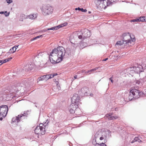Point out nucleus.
<instances>
[{"instance_id": "obj_27", "label": "nucleus", "mask_w": 146, "mask_h": 146, "mask_svg": "<svg viewBox=\"0 0 146 146\" xmlns=\"http://www.w3.org/2000/svg\"><path fill=\"white\" fill-rule=\"evenodd\" d=\"M139 21H146L145 19V17H140L139 19H138Z\"/></svg>"}, {"instance_id": "obj_7", "label": "nucleus", "mask_w": 146, "mask_h": 146, "mask_svg": "<svg viewBox=\"0 0 146 146\" xmlns=\"http://www.w3.org/2000/svg\"><path fill=\"white\" fill-rule=\"evenodd\" d=\"M77 34L78 36V37L80 39H85L90 35V31L86 29H82L81 31L79 32Z\"/></svg>"}, {"instance_id": "obj_4", "label": "nucleus", "mask_w": 146, "mask_h": 146, "mask_svg": "<svg viewBox=\"0 0 146 146\" xmlns=\"http://www.w3.org/2000/svg\"><path fill=\"white\" fill-rule=\"evenodd\" d=\"M47 124L45 123L44 124L40 123L39 126H37L35 128L34 132L36 134L44 135L45 133V131L47 128Z\"/></svg>"}, {"instance_id": "obj_30", "label": "nucleus", "mask_w": 146, "mask_h": 146, "mask_svg": "<svg viewBox=\"0 0 146 146\" xmlns=\"http://www.w3.org/2000/svg\"><path fill=\"white\" fill-rule=\"evenodd\" d=\"M12 59V58H8L5 59L4 60H3V61L4 62V63H5L9 61L10 60H11Z\"/></svg>"}, {"instance_id": "obj_45", "label": "nucleus", "mask_w": 146, "mask_h": 146, "mask_svg": "<svg viewBox=\"0 0 146 146\" xmlns=\"http://www.w3.org/2000/svg\"><path fill=\"white\" fill-rule=\"evenodd\" d=\"M90 96H93V94H90Z\"/></svg>"}, {"instance_id": "obj_8", "label": "nucleus", "mask_w": 146, "mask_h": 146, "mask_svg": "<svg viewBox=\"0 0 146 146\" xmlns=\"http://www.w3.org/2000/svg\"><path fill=\"white\" fill-rule=\"evenodd\" d=\"M107 137V134L105 132H102L101 131H98L96 132L94 135L95 138V142H96V139L98 138H99L100 140L104 139H106Z\"/></svg>"}, {"instance_id": "obj_12", "label": "nucleus", "mask_w": 146, "mask_h": 146, "mask_svg": "<svg viewBox=\"0 0 146 146\" xmlns=\"http://www.w3.org/2000/svg\"><path fill=\"white\" fill-rule=\"evenodd\" d=\"M134 67H135L134 72L139 73L143 71L142 70L143 69V68L141 65H137V66H135Z\"/></svg>"}, {"instance_id": "obj_14", "label": "nucleus", "mask_w": 146, "mask_h": 146, "mask_svg": "<svg viewBox=\"0 0 146 146\" xmlns=\"http://www.w3.org/2000/svg\"><path fill=\"white\" fill-rule=\"evenodd\" d=\"M88 91V88L86 87H84L82 88L81 89L80 91L82 93V95H84V96H87L88 95L87 93Z\"/></svg>"}, {"instance_id": "obj_21", "label": "nucleus", "mask_w": 146, "mask_h": 146, "mask_svg": "<svg viewBox=\"0 0 146 146\" xmlns=\"http://www.w3.org/2000/svg\"><path fill=\"white\" fill-rule=\"evenodd\" d=\"M28 18L31 19H34L37 17L36 14L30 15L28 16Z\"/></svg>"}, {"instance_id": "obj_26", "label": "nucleus", "mask_w": 146, "mask_h": 146, "mask_svg": "<svg viewBox=\"0 0 146 146\" xmlns=\"http://www.w3.org/2000/svg\"><path fill=\"white\" fill-rule=\"evenodd\" d=\"M55 28H56V27L54 28V27L50 28H46L45 29H44V31L45 32L46 31H48L50 30H52L53 31L55 30Z\"/></svg>"}, {"instance_id": "obj_3", "label": "nucleus", "mask_w": 146, "mask_h": 146, "mask_svg": "<svg viewBox=\"0 0 146 146\" xmlns=\"http://www.w3.org/2000/svg\"><path fill=\"white\" fill-rule=\"evenodd\" d=\"M130 94L129 96V100L131 101L133 99H137L143 95L142 92L139 90L133 89L129 92Z\"/></svg>"}, {"instance_id": "obj_18", "label": "nucleus", "mask_w": 146, "mask_h": 146, "mask_svg": "<svg viewBox=\"0 0 146 146\" xmlns=\"http://www.w3.org/2000/svg\"><path fill=\"white\" fill-rule=\"evenodd\" d=\"M134 68L135 67L134 66H133L127 68V71H128V72H130L131 73H133L134 72Z\"/></svg>"}, {"instance_id": "obj_11", "label": "nucleus", "mask_w": 146, "mask_h": 146, "mask_svg": "<svg viewBox=\"0 0 146 146\" xmlns=\"http://www.w3.org/2000/svg\"><path fill=\"white\" fill-rule=\"evenodd\" d=\"M80 100L79 99V97L78 95L76 94H74V95L72 98L71 102L73 104H77L78 105H79V103H80Z\"/></svg>"}, {"instance_id": "obj_32", "label": "nucleus", "mask_w": 146, "mask_h": 146, "mask_svg": "<svg viewBox=\"0 0 146 146\" xmlns=\"http://www.w3.org/2000/svg\"><path fill=\"white\" fill-rule=\"evenodd\" d=\"M139 19H134L133 20H132L131 21V22H137L139 21Z\"/></svg>"}, {"instance_id": "obj_15", "label": "nucleus", "mask_w": 146, "mask_h": 146, "mask_svg": "<svg viewBox=\"0 0 146 146\" xmlns=\"http://www.w3.org/2000/svg\"><path fill=\"white\" fill-rule=\"evenodd\" d=\"M21 116H19V115H18L17 116L13 117L12 119L11 123H12L13 122H17V123L19 122L21 119Z\"/></svg>"}, {"instance_id": "obj_36", "label": "nucleus", "mask_w": 146, "mask_h": 146, "mask_svg": "<svg viewBox=\"0 0 146 146\" xmlns=\"http://www.w3.org/2000/svg\"><path fill=\"white\" fill-rule=\"evenodd\" d=\"M7 13V11H5L4 13L6 16H8L9 15V13H8L7 14H6V13Z\"/></svg>"}, {"instance_id": "obj_39", "label": "nucleus", "mask_w": 146, "mask_h": 146, "mask_svg": "<svg viewBox=\"0 0 146 146\" xmlns=\"http://www.w3.org/2000/svg\"><path fill=\"white\" fill-rule=\"evenodd\" d=\"M86 72V71H85V70H82L81 71V72L82 73H85Z\"/></svg>"}, {"instance_id": "obj_25", "label": "nucleus", "mask_w": 146, "mask_h": 146, "mask_svg": "<svg viewBox=\"0 0 146 146\" xmlns=\"http://www.w3.org/2000/svg\"><path fill=\"white\" fill-rule=\"evenodd\" d=\"M118 0H109V3H110L109 6L111 5L113 3L116 2Z\"/></svg>"}, {"instance_id": "obj_1", "label": "nucleus", "mask_w": 146, "mask_h": 146, "mask_svg": "<svg viewBox=\"0 0 146 146\" xmlns=\"http://www.w3.org/2000/svg\"><path fill=\"white\" fill-rule=\"evenodd\" d=\"M66 51L62 46H59L52 50L49 56V59L52 64H56L62 61L65 56Z\"/></svg>"}, {"instance_id": "obj_44", "label": "nucleus", "mask_w": 146, "mask_h": 146, "mask_svg": "<svg viewBox=\"0 0 146 146\" xmlns=\"http://www.w3.org/2000/svg\"><path fill=\"white\" fill-rule=\"evenodd\" d=\"M42 32H45V31H44V29H43V30H42Z\"/></svg>"}, {"instance_id": "obj_19", "label": "nucleus", "mask_w": 146, "mask_h": 146, "mask_svg": "<svg viewBox=\"0 0 146 146\" xmlns=\"http://www.w3.org/2000/svg\"><path fill=\"white\" fill-rule=\"evenodd\" d=\"M19 45L15 46L11 48L9 51V52L12 53H14L16 50V49L18 47Z\"/></svg>"}, {"instance_id": "obj_41", "label": "nucleus", "mask_w": 146, "mask_h": 146, "mask_svg": "<svg viewBox=\"0 0 146 146\" xmlns=\"http://www.w3.org/2000/svg\"><path fill=\"white\" fill-rule=\"evenodd\" d=\"M3 117L2 116L0 117V120L1 121L3 119Z\"/></svg>"}, {"instance_id": "obj_47", "label": "nucleus", "mask_w": 146, "mask_h": 146, "mask_svg": "<svg viewBox=\"0 0 146 146\" xmlns=\"http://www.w3.org/2000/svg\"><path fill=\"white\" fill-rule=\"evenodd\" d=\"M58 83V82H56V84H57V83Z\"/></svg>"}, {"instance_id": "obj_31", "label": "nucleus", "mask_w": 146, "mask_h": 146, "mask_svg": "<svg viewBox=\"0 0 146 146\" xmlns=\"http://www.w3.org/2000/svg\"><path fill=\"white\" fill-rule=\"evenodd\" d=\"M45 78L46 80H48L50 78V74H48V75H45Z\"/></svg>"}, {"instance_id": "obj_6", "label": "nucleus", "mask_w": 146, "mask_h": 146, "mask_svg": "<svg viewBox=\"0 0 146 146\" xmlns=\"http://www.w3.org/2000/svg\"><path fill=\"white\" fill-rule=\"evenodd\" d=\"M42 13L44 15L51 14L53 10V7L49 5H44L41 8Z\"/></svg>"}, {"instance_id": "obj_43", "label": "nucleus", "mask_w": 146, "mask_h": 146, "mask_svg": "<svg viewBox=\"0 0 146 146\" xmlns=\"http://www.w3.org/2000/svg\"><path fill=\"white\" fill-rule=\"evenodd\" d=\"M4 12L3 11L0 12V14H3Z\"/></svg>"}, {"instance_id": "obj_35", "label": "nucleus", "mask_w": 146, "mask_h": 146, "mask_svg": "<svg viewBox=\"0 0 146 146\" xmlns=\"http://www.w3.org/2000/svg\"><path fill=\"white\" fill-rule=\"evenodd\" d=\"M138 139V138L137 137H135V138L134 139V140H133L132 141V143H133V142H134L135 141H137V139Z\"/></svg>"}, {"instance_id": "obj_33", "label": "nucleus", "mask_w": 146, "mask_h": 146, "mask_svg": "<svg viewBox=\"0 0 146 146\" xmlns=\"http://www.w3.org/2000/svg\"><path fill=\"white\" fill-rule=\"evenodd\" d=\"M6 2L7 3L10 4L13 2V1L11 0H6Z\"/></svg>"}, {"instance_id": "obj_17", "label": "nucleus", "mask_w": 146, "mask_h": 146, "mask_svg": "<svg viewBox=\"0 0 146 146\" xmlns=\"http://www.w3.org/2000/svg\"><path fill=\"white\" fill-rule=\"evenodd\" d=\"M67 25V22H65L61 24L56 26L54 27V28H55V30H56L58 29L59 28L63 27L64 26H66Z\"/></svg>"}, {"instance_id": "obj_20", "label": "nucleus", "mask_w": 146, "mask_h": 146, "mask_svg": "<svg viewBox=\"0 0 146 146\" xmlns=\"http://www.w3.org/2000/svg\"><path fill=\"white\" fill-rule=\"evenodd\" d=\"M33 68V65L32 64H28L26 66V69L27 71H29L32 69Z\"/></svg>"}, {"instance_id": "obj_2", "label": "nucleus", "mask_w": 146, "mask_h": 146, "mask_svg": "<svg viewBox=\"0 0 146 146\" xmlns=\"http://www.w3.org/2000/svg\"><path fill=\"white\" fill-rule=\"evenodd\" d=\"M122 41H118L115 44L117 47L123 45V44H127L129 46H131L134 44L135 40L134 37L132 38L129 33H124L123 34Z\"/></svg>"}, {"instance_id": "obj_10", "label": "nucleus", "mask_w": 146, "mask_h": 146, "mask_svg": "<svg viewBox=\"0 0 146 146\" xmlns=\"http://www.w3.org/2000/svg\"><path fill=\"white\" fill-rule=\"evenodd\" d=\"M8 110L7 105H2L0 107V117H5Z\"/></svg>"}, {"instance_id": "obj_22", "label": "nucleus", "mask_w": 146, "mask_h": 146, "mask_svg": "<svg viewBox=\"0 0 146 146\" xmlns=\"http://www.w3.org/2000/svg\"><path fill=\"white\" fill-rule=\"evenodd\" d=\"M98 68H95L93 69H92L90 70H88L85 72L86 74L89 73V74H90L91 73L93 72H95L97 69Z\"/></svg>"}, {"instance_id": "obj_29", "label": "nucleus", "mask_w": 146, "mask_h": 146, "mask_svg": "<svg viewBox=\"0 0 146 146\" xmlns=\"http://www.w3.org/2000/svg\"><path fill=\"white\" fill-rule=\"evenodd\" d=\"M50 78H53L54 76H56L57 75V74L56 73H55L53 74H50Z\"/></svg>"}, {"instance_id": "obj_28", "label": "nucleus", "mask_w": 146, "mask_h": 146, "mask_svg": "<svg viewBox=\"0 0 146 146\" xmlns=\"http://www.w3.org/2000/svg\"><path fill=\"white\" fill-rule=\"evenodd\" d=\"M45 75L43 76H41L38 79V80L39 81H41V80H45Z\"/></svg>"}, {"instance_id": "obj_9", "label": "nucleus", "mask_w": 146, "mask_h": 146, "mask_svg": "<svg viewBox=\"0 0 146 146\" xmlns=\"http://www.w3.org/2000/svg\"><path fill=\"white\" fill-rule=\"evenodd\" d=\"M78 107V104L72 103V104L70 105L68 108L70 112L71 113H74L77 114L78 113V111H80V110Z\"/></svg>"}, {"instance_id": "obj_37", "label": "nucleus", "mask_w": 146, "mask_h": 146, "mask_svg": "<svg viewBox=\"0 0 146 146\" xmlns=\"http://www.w3.org/2000/svg\"><path fill=\"white\" fill-rule=\"evenodd\" d=\"M4 63L3 60H0V65H1L3 64Z\"/></svg>"}, {"instance_id": "obj_46", "label": "nucleus", "mask_w": 146, "mask_h": 146, "mask_svg": "<svg viewBox=\"0 0 146 146\" xmlns=\"http://www.w3.org/2000/svg\"><path fill=\"white\" fill-rule=\"evenodd\" d=\"M42 54V53H39V55L40 54V55H41V54Z\"/></svg>"}, {"instance_id": "obj_13", "label": "nucleus", "mask_w": 146, "mask_h": 146, "mask_svg": "<svg viewBox=\"0 0 146 146\" xmlns=\"http://www.w3.org/2000/svg\"><path fill=\"white\" fill-rule=\"evenodd\" d=\"M113 113H111L106 115L105 116V118H108L109 120L115 119L117 118L116 116H112Z\"/></svg>"}, {"instance_id": "obj_34", "label": "nucleus", "mask_w": 146, "mask_h": 146, "mask_svg": "<svg viewBox=\"0 0 146 146\" xmlns=\"http://www.w3.org/2000/svg\"><path fill=\"white\" fill-rule=\"evenodd\" d=\"M42 36V35H40V36H37L35 38H34L33 39V40H35L37 38H40V37H41Z\"/></svg>"}, {"instance_id": "obj_5", "label": "nucleus", "mask_w": 146, "mask_h": 146, "mask_svg": "<svg viewBox=\"0 0 146 146\" xmlns=\"http://www.w3.org/2000/svg\"><path fill=\"white\" fill-rule=\"evenodd\" d=\"M95 3L98 7L104 9L109 6L110 4L109 3V0H95Z\"/></svg>"}, {"instance_id": "obj_42", "label": "nucleus", "mask_w": 146, "mask_h": 146, "mask_svg": "<svg viewBox=\"0 0 146 146\" xmlns=\"http://www.w3.org/2000/svg\"><path fill=\"white\" fill-rule=\"evenodd\" d=\"M77 75H75L74 76V78L75 79H76L77 78Z\"/></svg>"}, {"instance_id": "obj_38", "label": "nucleus", "mask_w": 146, "mask_h": 146, "mask_svg": "<svg viewBox=\"0 0 146 146\" xmlns=\"http://www.w3.org/2000/svg\"><path fill=\"white\" fill-rule=\"evenodd\" d=\"M108 59V58H106L105 59H103V60H102V61H106V60H107Z\"/></svg>"}, {"instance_id": "obj_24", "label": "nucleus", "mask_w": 146, "mask_h": 146, "mask_svg": "<svg viewBox=\"0 0 146 146\" xmlns=\"http://www.w3.org/2000/svg\"><path fill=\"white\" fill-rule=\"evenodd\" d=\"M95 146H107L104 143H102L99 144V143H96V144L95 145Z\"/></svg>"}, {"instance_id": "obj_23", "label": "nucleus", "mask_w": 146, "mask_h": 146, "mask_svg": "<svg viewBox=\"0 0 146 146\" xmlns=\"http://www.w3.org/2000/svg\"><path fill=\"white\" fill-rule=\"evenodd\" d=\"M76 10H78L79 11H81L82 12H86L87 11L86 9H84L83 8H80L79 7L78 8H76L75 9Z\"/></svg>"}, {"instance_id": "obj_16", "label": "nucleus", "mask_w": 146, "mask_h": 146, "mask_svg": "<svg viewBox=\"0 0 146 146\" xmlns=\"http://www.w3.org/2000/svg\"><path fill=\"white\" fill-rule=\"evenodd\" d=\"M30 111L29 110H27V111H24L23 113H22L21 114L19 115V116H21V118L22 119V118L23 117L25 116L27 117V115L28 114L30 113Z\"/></svg>"}, {"instance_id": "obj_40", "label": "nucleus", "mask_w": 146, "mask_h": 146, "mask_svg": "<svg viewBox=\"0 0 146 146\" xmlns=\"http://www.w3.org/2000/svg\"><path fill=\"white\" fill-rule=\"evenodd\" d=\"M110 80H111V81L112 83H113V80L112 79H111V78H110Z\"/></svg>"}]
</instances>
